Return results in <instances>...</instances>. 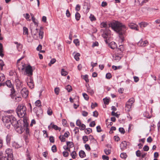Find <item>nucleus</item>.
Here are the masks:
<instances>
[{"label": "nucleus", "mask_w": 160, "mask_h": 160, "mask_svg": "<svg viewBox=\"0 0 160 160\" xmlns=\"http://www.w3.org/2000/svg\"><path fill=\"white\" fill-rule=\"evenodd\" d=\"M17 48L18 51H20L22 48V45L20 43L17 45Z\"/></svg>", "instance_id": "nucleus-34"}, {"label": "nucleus", "mask_w": 160, "mask_h": 160, "mask_svg": "<svg viewBox=\"0 0 160 160\" xmlns=\"http://www.w3.org/2000/svg\"><path fill=\"white\" fill-rule=\"evenodd\" d=\"M56 62V59L55 58H53L51 60L50 63H49L48 65L51 66L52 64H53Z\"/></svg>", "instance_id": "nucleus-32"}, {"label": "nucleus", "mask_w": 160, "mask_h": 160, "mask_svg": "<svg viewBox=\"0 0 160 160\" xmlns=\"http://www.w3.org/2000/svg\"><path fill=\"white\" fill-rule=\"evenodd\" d=\"M25 155L26 157L27 160H31L32 156L31 152L28 149H27Z\"/></svg>", "instance_id": "nucleus-18"}, {"label": "nucleus", "mask_w": 160, "mask_h": 160, "mask_svg": "<svg viewBox=\"0 0 160 160\" xmlns=\"http://www.w3.org/2000/svg\"><path fill=\"white\" fill-rule=\"evenodd\" d=\"M103 101L104 103L105 104L108 105L109 103V99L108 98H105L103 99Z\"/></svg>", "instance_id": "nucleus-41"}, {"label": "nucleus", "mask_w": 160, "mask_h": 160, "mask_svg": "<svg viewBox=\"0 0 160 160\" xmlns=\"http://www.w3.org/2000/svg\"><path fill=\"white\" fill-rule=\"evenodd\" d=\"M119 131L122 134H124L125 132V130L123 128H119Z\"/></svg>", "instance_id": "nucleus-61"}, {"label": "nucleus", "mask_w": 160, "mask_h": 160, "mask_svg": "<svg viewBox=\"0 0 160 160\" xmlns=\"http://www.w3.org/2000/svg\"><path fill=\"white\" fill-rule=\"evenodd\" d=\"M72 157L73 159H75L76 158V156L77 155L76 152L75 151H73L71 154Z\"/></svg>", "instance_id": "nucleus-33"}, {"label": "nucleus", "mask_w": 160, "mask_h": 160, "mask_svg": "<svg viewBox=\"0 0 160 160\" xmlns=\"http://www.w3.org/2000/svg\"><path fill=\"white\" fill-rule=\"evenodd\" d=\"M80 18V15L78 12H77L75 14V18L77 20H79Z\"/></svg>", "instance_id": "nucleus-36"}, {"label": "nucleus", "mask_w": 160, "mask_h": 160, "mask_svg": "<svg viewBox=\"0 0 160 160\" xmlns=\"http://www.w3.org/2000/svg\"><path fill=\"white\" fill-rule=\"evenodd\" d=\"M73 42L77 46H78L79 45V42L78 39H75L74 40Z\"/></svg>", "instance_id": "nucleus-46"}, {"label": "nucleus", "mask_w": 160, "mask_h": 160, "mask_svg": "<svg viewBox=\"0 0 160 160\" xmlns=\"http://www.w3.org/2000/svg\"><path fill=\"white\" fill-rule=\"evenodd\" d=\"M25 72L28 76H31L33 72L32 67L30 65H28L26 68Z\"/></svg>", "instance_id": "nucleus-11"}, {"label": "nucleus", "mask_w": 160, "mask_h": 160, "mask_svg": "<svg viewBox=\"0 0 160 160\" xmlns=\"http://www.w3.org/2000/svg\"><path fill=\"white\" fill-rule=\"evenodd\" d=\"M89 18L92 21H95L96 20V18L92 14H91L89 17Z\"/></svg>", "instance_id": "nucleus-45"}, {"label": "nucleus", "mask_w": 160, "mask_h": 160, "mask_svg": "<svg viewBox=\"0 0 160 160\" xmlns=\"http://www.w3.org/2000/svg\"><path fill=\"white\" fill-rule=\"evenodd\" d=\"M5 79L4 75L3 74H0V82H2Z\"/></svg>", "instance_id": "nucleus-37"}, {"label": "nucleus", "mask_w": 160, "mask_h": 160, "mask_svg": "<svg viewBox=\"0 0 160 160\" xmlns=\"http://www.w3.org/2000/svg\"><path fill=\"white\" fill-rule=\"evenodd\" d=\"M148 43L147 40L143 41L142 39H141L138 42V45L141 47H145L148 45Z\"/></svg>", "instance_id": "nucleus-13"}, {"label": "nucleus", "mask_w": 160, "mask_h": 160, "mask_svg": "<svg viewBox=\"0 0 160 160\" xmlns=\"http://www.w3.org/2000/svg\"><path fill=\"white\" fill-rule=\"evenodd\" d=\"M52 150L53 152H56L57 148L55 145H53L52 147Z\"/></svg>", "instance_id": "nucleus-50"}, {"label": "nucleus", "mask_w": 160, "mask_h": 160, "mask_svg": "<svg viewBox=\"0 0 160 160\" xmlns=\"http://www.w3.org/2000/svg\"><path fill=\"white\" fill-rule=\"evenodd\" d=\"M5 152L7 154V157L9 158V160H13V156L12 149L10 148L7 149Z\"/></svg>", "instance_id": "nucleus-9"}, {"label": "nucleus", "mask_w": 160, "mask_h": 160, "mask_svg": "<svg viewBox=\"0 0 160 160\" xmlns=\"http://www.w3.org/2000/svg\"><path fill=\"white\" fill-rule=\"evenodd\" d=\"M129 27L131 29L138 31V26L136 24L133 23H130L128 24Z\"/></svg>", "instance_id": "nucleus-15"}, {"label": "nucleus", "mask_w": 160, "mask_h": 160, "mask_svg": "<svg viewBox=\"0 0 160 160\" xmlns=\"http://www.w3.org/2000/svg\"><path fill=\"white\" fill-rule=\"evenodd\" d=\"M52 109L50 108H49L47 111L48 114L49 115H51L52 114Z\"/></svg>", "instance_id": "nucleus-52"}, {"label": "nucleus", "mask_w": 160, "mask_h": 160, "mask_svg": "<svg viewBox=\"0 0 160 160\" xmlns=\"http://www.w3.org/2000/svg\"><path fill=\"white\" fill-rule=\"evenodd\" d=\"M109 26L119 34L120 37L123 41L124 39L123 35L127 30L126 27L121 23L117 21L110 23Z\"/></svg>", "instance_id": "nucleus-1"}, {"label": "nucleus", "mask_w": 160, "mask_h": 160, "mask_svg": "<svg viewBox=\"0 0 160 160\" xmlns=\"http://www.w3.org/2000/svg\"><path fill=\"white\" fill-rule=\"evenodd\" d=\"M35 104L36 106L37 107H40L41 106V101L39 100H38L36 101L35 103Z\"/></svg>", "instance_id": "nucleus-40"}, {"label": "nucleus", "mask_w": 160, "mask_h": 160, "mask_svg": "<svg viewBox=\"0 0 160 160\" xmlns=\"http://www.w3.org/2000/svg\"><path fill=\"white\" fill-rule=\"evenodd\" d=\"M23 34L24 35H28V29L26 27H24L23 28Z\"/></svg>", "instance_id": "nucleus-26"}, {"label": "nucleus", "mask_w": 160, "mask_h": 160, "mask_svg": "<svg viewBox=\"0 0 160 160\" xmlns=\"http://www.w3.org/2000/svg\"><path fill=\"white\" fill-rule=\"evenodd\" d=\"M104 152L107 155H108L111 152V150H110L107 149H105L104 150Z\"/></svg>", "instance_id": "nucleus-51"}, {"label": "nucleus", "mask_w": 160, "mask_h": 160, "mask_svg": "<svg viewBox=\"0 0 160 160\" xmlns=\"http://www.w3.org/2000/svg\"><path fill=\"white\" fill-rule=\"evenodd\" d=\"M20 90L22 96L24 98H27L28 95V90L25 88H23Z\"/></svg>", "instance_id": "nucleus-10"}, {"label": "nucleus", "mask_w": 160, "mask_h": 160, "mask_svg": "<svg viewBox=\"0 0 160 160\" xmlns=\"http://www.w3.org/2000/svg\"><path fill=\"white\" fill-rule=\"evenodd\" d=\"M23 16L26 19L28 20V19H29L30 18V16L28 14L26 13V14H23Z\"/></svg>", "instance_id": "nucleus-64"}, {"label": "nucleus", "mask_w": 160, "mask_h": 160, "mask_svg": "<svg viewBox=\"0 0 160 160\" xmlns=\"http://www.w3.org/2000/svg\"><path fill=\"white\" fill-rule=\"evenodd\" d=\"M79 127H80V129L81 130H84L86 128L85 125L83 124H81V125H80V126H79Z\"/></svg>", "instance_id": "nucleus-49"}, {"label": "nucleus", "mask_w": 160, "mask_h": 160, "mask_svg": "<svg viewBox=\"0 0 160 160\" xmlns=\"http://www.w3.org/2000/svg\"><path fill=\"white\" fill-rule=\"evenodd\" d=\"M63 156L65 157H68L69 155V153L67 151H64L63 153Z\"/></svg>", "instance_id": "nucleus-58"}, {"label": "nucleus", "mask_w": 160, "mask_h": 160, "mask_svg": "<svg viewBox=\"0 0 160 160\" xmlns=\"http://www.w3.org/2000/svg\"><path fill=\"white\" fill-rule=\"evenodd\" d=\"M80 55V54L79 53H77L74 56V58L76 61H78L79 60V57Z\"/></svg>", "instance_id": "nucleus-29"}, {"label": "nucleus", "mask_w": 160, "mask_h": 160, "mask_svg": "<svg viewBox=\"0 0 160 160\" xmlns=\"http://www.w3.org/2000/svg\"><path fill=\"white\" fill-rule=\"evenodd\" d=\"M79 155L80 157L83 158L86 156V154L82 150H81L79 153Z\"/></svg>", "instance_id": "nucleus-23"}, {"label": "nucleus", "mask_w": 160, "mask_h": 160, "mask_svg": "<svg viewBox=\"0 0 160 160\" xmlns=\"http://www.w3.org/2000/svg\"><path fill=\"white\" fill-rule=\"evenodd\" d=\"M11 135L10 134H8L6 138V140L7 144L9 143L10 142Z\"/></svg>", "instance_id": "nucleus-24"}, {"label": "nucleus", "mask_w": 160, "mask_h": 160, "mask_svg": "<svg viewBox=\"0 0 160 160\" xmlns=\"http://www.w3.org/2000/svg\"><path fill=\"white\" fill-rule=\"evenodd\" d=\"M6 84L7 86L9 88H11L10 90L11 91V93L10 94V96L12 98H14V94L15 92V90L13 86L11 83V82L10 80H7L6 82Z\"/></svg>", "instance_id": "nucleus-5"}, {"label": "nucleus", "mask_w": 160, "mask_h": 160, "mask_svg": "<svg viewBox=\"0 0 160 160\" xmlns=\"http://www.w3.org/2000/svg\"><path fill=\"white\" fill-rule=\"evenodd\" d=\"M68 74V72L65 71L64 69H61V74L63 76H65L67 75Z\"/></svg>", "instance_id": "nucleus-30"}, {"label": "nucleus", "mask_w": 160, "mask_h": 160, "mask_svg": "<svg viewBox=\"0 0 160 160\" xmlns=\"http://www.w3.org/2000/svg\"><path fill=\"white\" fill-rule=\"evenodd\" d=\"M92 132V129L90 128H87L85 130V132L86 134H89Z\"/></svg>", "instance_id": "nucleus-39"}, {"label": "nucleus", "mask_w": 160, "mask_h": 160, "mask_svg": "<svg viewBox=\"0 0 160 160\" xmlns=\"http://www.w3.org/2000/svg\"><path fill=\"white\" fill-rule=\"evenodd\" d=\"M59 138L62 142H64L65 141V138L63 136H62L61 135H60L59 137Z\"/></svg>", "instance_id": "nucleus-54"}, {"label": "nucleus", "mask_w": 160, "mask_h": 160, "mask_svg": "<svg viewBox=\"0 0 160 160\" xmlns=\"http://www.w3.org/2000/svg\"><path fill=\"white\" fill-rule=\"evenodd\" d=\"M33 111L37 114L39 116L42 113V111L40 107H36L33 108Z\"/></svg>", "instance_id": "nucleus-12"}, {"label": "nucleus", "mask_w": 160, "mask_h": 160, "mask_svg": "<svg viewBox=\"0 0 160 160\" xmlns=\"http://www.w3.org/2000/svg\"><path fill=\"white\" fill-rule=\"evenodd\" d=\"M67 145L69 148H72L73 147V143L72 142H67Z\"/></svg>", "instance_id": "nucleus-27"}, {"label": "nucleus", "mask_w": 160, "mask_h": 160, "mask_svg": "<svg viewBox=\"0 0 160 160\" xmlns=\"http://www.w3.org/2000/svg\"><path fill=\"white\" fill-rule=\"evenodd\" d=\"M149 149V147L147 145H145L143 148V150L145 151H148Z\"/></svg>", "instance_id": "nucleus-62"}, {"label": "nucleus", "mask_w": 160, "mask_h": 160, "mask_svg": "<svg viewBox=\"0 0 160 160\" xmlns=\"http://www.w3.org/2000/svg\"><path fill=\"white\" fill-rule=\"evenodd\" d=\"M136 153L137 157H140L141 156V153L140 151L139 150L137 151L136 152Z\"/></svg>", "instance_id": "nucleus-48"}, {"label": "nucleus", "mask_w": 160, "mask_h": 160, "mask_svg": "<svg viewBox=\"0 0 160 160\" xmlns=\"http://www.w3.org/2000/svg\"><path fill=\"white\" fill-rule=\"evenodd\" d=\"M32 20L33 21V22H34V24L32 23L30 25H31L32 24H33V27H36V24H37V22H35V18L34 17H32Z\"/></svg>", "instance_id": "nucleus-44"}, {"label": "nucleus", "mask_w": 160, "mask_h": 160, "mask_svg": "<svg viewBox=\"0 0 160 160\" xmlns=\"http://www.w3.org/2000/svg\"><path fill=\"white\" fill-rule=\"evenodd\" d=\"M128 142L126 141H123L120 145V147L122 150L123 151L127 148Z\"/></svg>", "instance_id": "nucleus-14"}, {"label": "nucleus", "mask_w": 160, "mask_h": 160, "mask_svg": "<svg viewBox=\"0 0 160 160\" xmlns=\"http://www.w3.org/2000/svg\"><path fill=\"white\" fill-rule=\"evenodd\" d=\"M106 78L108 79H109L112 77L111 74L110 73H107L106 75Z\"/></svg>", "instance_id": "nucleus-60"}, {"label": "nucleus", "mask_w": 160, "mask_h": 160, "mask_svg": "<svg viewBox=\"0 0 160 160\" xmlns=\"http://www.w3.org/2000/svg\"><path fill=\"white\" fill-rule=\"evenodd\" d=\"M109 47L112 49H114L117 48V44L114 42H111L109 45Z\"/></svg>", "instance_id": "nucleus-21"}, {"label": "nucleus", "mask_w": 160, "mask_h": 160, "mask_svg": "<svg viewBox=\"0 0 160 160\" xmlns=\"http://www.w3.org/2000/svg\"><path fill=\"white\" fill-rule=\"evenodd\" d=\"M101 28H106L107 26V24L104 22L100 24Z\"/></svg>", "instance_id": "nucleus-55"}, {"label": "nucleus", "mask_w": 160, "mask_h": 160, "mask_svg": "<svg viewBox=\"0 0 160 160\" xmlns=\"http://www.w3.org/2000/svg\"><path fill=\"white\" fill-rule=\"evenodd\" d=\"M12 146L16 148H18L21 147V145L18 143L14 142L12 143Z\"/></svg>", "instance_id": "nucleus-22"}, {"label": "nucleus", "mask_w": 160, "mask_h": 160, "mask_svg": "<svg viewBox=\"0 0 160 160\" xmlns=\"http://www.w3.org/2000/svg\"><path fill=\"white\" fill-rule=\"evenodd\" d=\"M28 86L31 89L32 88H34V85L33 83H27Z\"/></svg>", "instance_id": "nucleus-57"}, {"label": "nucleus", "mask_w": 160, "mask_h": 160, "mask_svg": "<svg viewBox=\"0 0 160 160\" xmlns=\"http://www.w3.org/2000/svg\"><path fill=\"white\" fill-rule=\"evenodd\" d=\"M16 86L18 89H19L20 90L22 86V84L20 81L18 79L16 80Z\"/></svg>", "instance_id": "nucleus-16"}, {"label": "nucleus", "mask_w": 160, "mask_h": 160, "mask_svg": "<svg viewBox=\"0 0 160 160\" xmlns=\"http://www.w3.org/2000/svg\"><path fill=\"white\" fill-rule=\"evenodd\" d=\"M134 102V99L133 98H130L127 102L125 105V109L128 112H129L131 108L133 103Z\"/></svg>", "instance_id": "nucleus-7"}, {"label": "nucleus", "mask_w": 160, "mask_h": 160, "mask_svg": "<svg viewBox=\"0 0 160 160\" xmlns=\"http://www.w3.org/2000/svg\"><path fill=\"white\" fill-rule=\"evenodd\" d=\"M120 156L122 158L125 159L126 158L127 155L125 153H122L121 154Z\"/></svg>", "instance_id": "nucleus-42"}, {"label": "nucleus", "mask_w": 160, "mask_h": 160, "mask_svg": "<svg viewBox=\"0 0 160 160\" xmlns=\"http://www.w3.org/2000/svg\"><path fill=\"white\" fill-rule=\"evenodd\" d=\"M87 92L90 93L91 95H93L94 93V91L91 89L89 85H86Z\"/></svg>", "instance_id": "nucleus-20"}, {"label": "nucleus", "mask_w": 160, "mask_h": 160, "mask_svg": "<svg viewBox=\"0 0 160 160\" xmlns=\"http://www.w3.org/2000/svg\"><path fill=\"white\" fill-rule=\"evenodd\" d=\"M82 95L84 99L86 100H88L89 98L88 96L86 93H83Z\"/></svg>", "instance_id": "nucleus-47"}, {"label": "nucleus", "mask_w": 160, "mask_h": 160, "mask_svg": "<svg viewBox=\"0 0 160 160\" xmlns=\"http://www.w3.org/2000/svg\"><path fill=\"white\" fill-rule=\"evenodd\" d=\"M85 149L88 151H90L91 150V148H90V146L88 144H86L85 145Z\"/></svg>", "instance_id": "nucleus-56"}, {"label": "nucleus", "mask_w": 160, "mask_h": 160, "mask_svg": "<svg viewBox=\"0 0 160 160\" xmlns=\"http://www.w3.org/2000/svg\"><path fill=\"white\" fill-rule=\"evenodd\" d=\"M27 108L24 105L20 104L18 106L16 112L18 116L20 118L24 117L26 114Z\"/></svg>", "instance_id": "nucleus-4"}, {"label": "nucleus", "mask_w": 160, "mask_h": 160, "mask_svg": "<svg viewBox=\"0 0 160 160\" xmlns=\"http://www.w3.org/2000/svg\"><path fill=\"white\" fill-rule=\"evenodd\" d=\"M22 100V98L20 97H17L15 98V101L16 102H18Z\"/></svg>", "instance_id": "nucleus-43"}, {"label": "nucleus", "mask_w": 160, "mask_h": 160, "mask_svg": "<svg viewBox=\"0 0 160 160\" xmlns=\"http://www.w3.org/2000/svg\"><path fill=\"white\" fill-rule=\"evenodd\" d=\"M33 24H32L30 26V28L32 33V35L33 38L35 39H38L39 38L42 39L43 38V32L41 29L39 30L36 28V27H33Z\"/></svg>", "instance_id": "nucleus-3"}, {"label": "nucleus", "mask_w": 160, "mask_h": 160, "mask_svg": "<svg viewBox=\"0 0 160 160\" xmlns=\"http://www.w3.org/2000/svg\"><path fill=\"white\" fill-rule=\"evenodd\" d=\"M3 48L2 45L1 43H0V56L3 57L4 56V54L2 53Z\"/></svg>", "instance_id": "nucleus-28"}, {"label": "nucleus", "mask_w": 160, "mask_h": 160, "mask_svg": "<svg viewBox=\"0 0 160 160\" xmlns=\"http://www.w3.org/2000/svg\"><path fill=\"white\" fill-rule=\"evenodd\" d=\"M139 25L140 28H143L147 27L148 25V23L145 22H141L139 23Z\"/></svg>", "instance_id": "nucleus-19"}, {"label": "nucleus", "mask_w": 160, "mask_h": 160, "mask_svg": "<svg viewBox=\"0 0 160 160\" xmlns=\"http://www.w3.org/2000/svg\"><path fill=\"white\" fill-rule=\"evenodd\" d=\"M118 51L119 50L120 51H122L124 50V47L123 45H120L119 46Z\"/></svg>", "instance_id": "nucleus-53"}, {"label": "nucleus", "mask_w": 160, "mask_h": 160, "mask_svg": "<svg viewBox=\"0 0 160 160\" xmlns=\"http://www.w3.org/2000/svg\"><path fill=\"white\" fill-rule=\"evenodd\" d=\"M24 58V57H22L19 59L17 62V66L19 70H23L24 69L25 64L23 63H20V61Z\"/></svg>", "instance_id": "nucleus-8"}, {"label": "nucleus", "mask_w": 160, "mask_h": 160, "mask_svg": "<svg viewBox=\"0 0 160 160\" xmlns=\"http://www.w3.org/2000/svg\"><path fill=\"white\" fill-rule=\"evenodd\" d=\"M28 124L27 123H25V126L24 128H25V130L26 132V133L27 135L29 133V130L28 128Z\"/></svg>", "instance_id": "nucleus-25"}, {"label": "nucleus", "mask_w": 160, "mask_h": 160, "mask_svg": "<svg viewBox=\"0 0 160 160\" xmlns=\"http://www.w3.org/2000/svg\"><path fill=\"white\" fill-rule=\"evenodd\" d=\"M55 93L57 94L58 95L59 92V89L58 88H56L54 89Z\"/></svg>", "instance_id": "nucleus-59"}, {"label": "nucleus", "mask_w": 160, "mask_h": 160, "mask_svg": "<svg viewBox=\"0 0 160 160\" xmlns=\"http://www.w3.org/2000/svg\"><path fill=\"white\" fill-rule=\"evenodd\" d=\"M9 158L6 156L2 157L1 158L0 157V160H9Z\"/></svg>", "instance_id": "nucleus-63"}, {"label": "nucleus", "mask_w": 160, "mask_h": 160, "mask_svg": "<svg viewBox=\"0 0 160 160\" xmlns=\"http://www.w3.org/2000/svg\"><path fill=\"white\" fill-rule=\"evenodd\" d=\"M27 83H33V80L31 76H30L29 78H28Z\"/></svg>", "instance_id": "nucleus-38"}, {"label": "nucleus", "mask_w": 160, "mask_h": 160, "mask_svg": "<svg viewBox=\"0 0 160 160\" xmlns=\"http://www.w3.org/2000/svg\"><path fill=\"white\" fill-rule=\"evenodd\" d=\"M82 139L83 140V143H85L88 140V137L87 136H85L83 137Z\"/></svg>", "instance_id": "nucleus-31"}, {"label": "nucleus", "mask_w": 160, "mask_h": 160, "mask_svg": "<svg viewBox=\"0 0 160 160\" xmlns=\"http://www.w3.org/2000/svg\"><path fill=\"white\" fill-rule=\"evenodd\" d=\"M12 126H14L16 131L19 133H22L25 129L24 128L25 123L22 126L20 125L18 121H17V123Z\"/></svg>", "instance_id": "nucleus-6"}, {"label": "nucleus", "mask_w": 160, "mask_h": 160, "mask_svg": "<svg viewBox=\"0 0 160 160\" xmlns=\"http://www.w3.org/2000/svg\"><path fill=\"white\" fill-rule=\"evenodd\" d=\"M51 127H52V128L56 130H58L59 131H60L61 130L60 128L58 127L57 125L53 124L52 122L51 123L50 126H49L48 128H50Z\"/></svg>", "instance_id": "nucleus-17"}, {"label": "nucleus", "mask_w": 160, "mask_h": 160, "mask_svg": "<svg viewBox=\"0 0 160 160\" xmlns=\"http://www.w3.org/2000/svg\"><path fill=\"white\" fill-rule=\"evenodd\" d=\"M66 88L69 92H70L72 90V87L69 85H68L66 86Z\"/></svg>", "instance_id": "nucleus-35"}, {"label": "nucleus", "mask_w": 160, "mask_h": 160, "mask_svg": "<svg viewBox=\"0 0 160 160\" xmlns=\"http://www.w3.org/2000/svg\"><path fill=\"white\" fill-rule=\"evenodd\" d=\"M2 121L4 123L5 126L9 129L11 125H15L17 123L16 118L12 115H7L3 117Z\"/></svg>", "instance_id": "nucleus-2"}]
</instances>
